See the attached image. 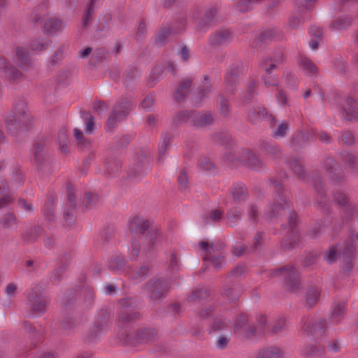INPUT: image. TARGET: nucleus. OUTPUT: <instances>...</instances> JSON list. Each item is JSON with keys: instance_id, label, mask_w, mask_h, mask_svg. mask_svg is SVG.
Here are the masks:
<instances>
[{"instance_id": "f257e3e1", "label": "nucleus", "mask_w": 358, "mask_h": 358, "mask_svg": "<svg viewBox=\"0 0 358 358\" xmlns=\"http://www.w3.org/2000/svg\"><path fill=\"white\" fill-rule=\"evenodd\" d=\"M291 206L283 196H279L278 200L275 201L270 206L268 212L269 217H278V216L289 215L288 222L291 229L289 238H285L282 241V247L285 250L293 248L299 241L297 231L293 229L296 224V215L291 211Z\"/></svg>"}, {"instance_id": "f704fd0d", "label": "nucleus", "mask_w": 358, "mask_h": 358, "mask_svg": "<svg viewBox=\"0 0 358 358\" xmlns=\"http://www.w3.org/2000/svg\"><path fill=\"white\" fill-rule=\"evenodd\" d=\"M195 117V114L187 111H182L176 117L175 122L176 124H180L187 120H190L192 122V120Z\"/></svg>"}, {"instance_id": "7c9ffc66", "label": "nucleus", "mask_w": 358, "mask_h": 358, "mask_svg": "<svg viewBox=\"0 0 358 358\" xmlns=\"http://www.w3.org/2000/svg\"><path fill=\"white\" fill-rule=\"evenodd\" d=\"M278 65V62L271 58H266L262 62V66L267 75H270L272 71L277 68Z\"/></svg>"}, {"instance_id": "72a5a7b5", "label": "nucleus", "mask_w": 358, "mask_h": 358, "mask_svg": "<svg viewBox=\"0 0 358 358\" xmlns=\"http://www.w3.org/2000/svg\"><path fill=\"white\" fill-rule=\"evenodd\" d=\"M289 166L299 178H302L304 176L303 167L297 159H292L289 162Z\"/></svg>"}, {"instance_id": "aec40b11", "label": "nucleus", "mask_w": 358, "mask_h": 358, "mask_svg": "<svg viewBox=\"0 0 358 358\" xmlns=\"http://www.w3.org/2000/svg\"><path fill=\"white\" fill-rule=\"evenodd\" d=\"M320 296V292L318 289L310 287L306 291V304L307 306L311 308L314 306L317 302Z\"/></svg>"}, {"instance_id": "6e6d98bb", "label": "nucleus", "mask_w": 358, "mask_h": 358, "mask_svg": "<svg viewBox=\"0 0 358 358\" xmlns=\"http://www.w3.org/2000/svg\"><path fill=\"white\" fill-rule=\"evenodd\" d=\"M148 273V268L147 266H142L138 271L132 275L134 279H141L144 278Z\"/></svg>"}, {"instance_id": "f8f14e48", "label": "nucleus", "mask_w": 358, "mask_h": 358, "mask_svg": "<svg viewBox=\"0 0 358 358\" xmlns=\"http://www.w3.org/2000/svg\"><path fill=\"white\" fill-rule=\"evenodd\" d=\"M107 329V317L104 315L103 317L98 318L93 327L89 332V339L93 340L99 336L101 333L104 332Z\"/></svg>"}, {"instance_id": "412c9836", "label": "nucleus", "mask_w": 358, "mask_h": 358, "mask_svg": "<svg viewBox=\"0 0 358 358\" xmlns=\"http://www.w3.org/2000/svg\"><path fill=\"white\" fill-rule=\"evenodd\" d=\"M15 52L19 64L23 69L27 68L31 64L27 50L24 48L17 47Z\"/></svg>"}, {"instance_id": "4be33fe9", "label": "nucleus", "mask_w": 358, "mask_h": 358, "mask_svg": "<svg viewBox=\"0 0 358 358\" xmlns=\"http://www.w3.org/2000/svg\"><path fill=\"white\" fill-rule=\"evenodd\" d=\"M108 266L110 269L114 271H122L126 266V260L122 256H117L109 261Z\"/></svg>"}, {"instance_id": "6e6552de", "label": "nucleus", "mask_w": 358, "mask_h": 358, "mask_svg": "<svg viewBox=\"0 0 358 358\" xmlns=\"http://www.w3.org/2000/svg\"><path fill=\"white\" fill-rule=\"evenodd\" d=\"M341 112L345 120H356L358 118V104L353 99L347 97L341 104Z\"/></svg>"}, {"instance_id": "864d4df0", "label": "nucleus", "mask_w": 358, "mask_h": 358, "mask_svg": "<svg viewBox=\"0 0 358 358\" xmlns=\"http://www.w3.org/2000/svg\"><path fill=\"white\" fill-rule=\"evenodd\" d=\"M285 325V320L284 318L277 320L272 327V331L274 334L278 333L283 329Z\"/></svg>"}, {"instance_id": "ea45409f", "label": "nucleus", "mask_w": 358, "mask_h": 358, "mask_svg": "<svg viewBox=\"0 0 358 358\" xmlns=\"http://www.w3.org/2000/svg\"><path fill=\"white\" fill-rule=\"evenodd\" d=\"M288 130V124L286 122H282L278 124V128L273 131V136L275 138L284 137Z\"/></svg>"}, {"instance_id": "0e129e2a", "label": "nucleus", "mask_w": 358, "mask_h": 358, "mask_svg": "<svg viewBox=\"0 0 358 358\" xmlns=\"http://www.w3.org/2000/svg\"><path fill=\"white\" fill-rule=\"evenodd\" d=\"M18 204L23 210L27 212H32L34 210L32 204L27 203L23 199H19Z\"/></svg>"}, {"instance_id": "9b49d317", "label": "nucleus", "mask_w": 358, "mask_h": 358, "mask_svg": "<svg viewBox=\"0 0 358 358\" xmlns=\"http://www.w3.org/2000/svg\"><path fill=\"white\" fill-rule=\"evenodd\" d=\"M231 193L236 207L241 206L248 199L247 189L243 184L234 185L231 188Z\"/></svg>"}, {"instance_id": "e433bc0d", "label": "nucleus", "mask_w": 358, "mask_h": 358, "mask_svg": "<svg viewBox=\"0 0 358 358\" xmlns=\"http://www.w3.org/2000/svg\"><path fill=\"white\" fill-rule=\"evenodd\" d=\"M171 141V137L169 135L166 134L162 139V141L161 143L160 147H159V158L163 159L165 157V152L167 150L169 143Z\"/></svg>"}, {"instance_id": "4c0bfd02", "label": "nucleus", "mask_w": 358, "mask_h": 358, "mask_svg": "<svg viewBox=\"0 0 358 358\" xmlns=\"http://www.w3.org/2000/svg\"><path fill=\"white\" fill-rule=\"evenodd\" d=\"M48 43L44 39L38 38L33 41L31 47L33 50L42 51L47 48Z\"/></svg>"}, {"instance_id": "37998d69", "label": "nucleus", "mask_w": 358, "mask_h": 358, "mask_svg": "<svg viewBox=\"0 0 358 358\" xmlns=\"http://www.w3.org/2000/svg\"><path fill=\"white\" fill-rule=\"evenodd\" d=\"M335 201L340 206H345L348 203V197L347 195L341 192H338L334 194Z\"/></svg>"}, {"instance_id": "5701e85b", "label": "nucleus", "mask_w": 358, "mask_h": 358, "mask_svg": "<svg viewBox=\"0 0 358 358\" xmlns=\"http://www.w3.org/2000/svg\"><path fill=\"white\" fill-rule=\"evenodd\" d=\"M267 111L264 107L257 106L250 110L248 116L250 121H256L257 120H264L267 118Z\"/></svg>"}, {"instance_id": "a19ab883", "label": "nucleus", "mask_w": 358, "mask_h": 358, "mask_svg": "<svg viewBox=\"0 0 358 358\" xmlns=\"http://www.w3.org/2000/svg\"><path fill=\"white\" fill-rule=\"evenodd\" d=\"M178 186L180 190H185L187 187L188 178L185 171L182 170L178 176Z\"/></svg>"}, {"instance_id": "e2e57ef3", "label": "nucleus", "mask_w": 358, "mask_h": 358, "mask_svg": "<svg viewBox=\"0 0 358 358\" xmlns=\"http://www.w3.org/2000/svg\"><path fill=\"white\" fill-rule=\"evenodd\" d=\"M224 294L233 299L238 295V292L234 288L226 287L224 289Z\"/></svg>"}, {"instance_id": "49530a36", "label": "nucleus", "mask_w": 358, "mask_h": 358, "mask_svg": "<svg viewBox=\"0 0 358 358\" xmlns=\"http://www.w3.org/2000/svg\"><path fill=\"white\" fill-rule=\"evenodd\" d=\"M219 109L222 116H227L229 113V101L227 99H224L222 97H221L219 103Z\"/></svg>"}, {"instance_id": "58836bf2", "label": "nucleus", "mask_w": 358, "mask_h": 358, "mask_svg": "<svg viewBox=\"0 0 358 358\" xmlns=\"http://www.w3.org/2000/svg\"><path fill=\"white\" fill-rule=\"evenodd\" d=\"M106 169L108 175L113 176L119 171L120 164L118 162L113 160L107 162Z\"/></svg>"}, {"instance_id": "8fccbe9b", "label": "nucleus", "mask_w": 358, "mask_h": 358, "mask_svg": "<svg viewBox=\"0 0 358 358\" xmlns=\"http://www.w3.org/2000/svg\"><path fill=\"white\" fill-rule=\"evenodd\" d=\"M200 167L206 171H210L214 169L213 164L206 157H202L199 160Z\"/></svg>"}, {"instance_id": "603ef678", "label": "nucleus", "mask_w": 358, "mask_h": 358, "mask_svg": "<svg viewBox=\"0 0 358 358\" xmlns=\"http://www.w3.org/2000/svg\"><path fill=\"white\" fill-rule=\"evenodd\" d=\"M247 163L254 169H257L262 166V162L255 155H250L248 159Z\"/></svg>"}, {"instance_id": "4d7b16f0", "label": "nucleus", "mask_w": 358, "mask_h": 358, "mask_svg": "<svg viewBox=\"0 0 358 358\" xmlns=\"http://www.w3.org/2000/svg\"><path fill=\"white\" fill-rule=\"evenodd\" d=\"M17 287L15 283H10L6 288V293L10 297H14L17 293Z\"/></svg>"}, {"instance_id": "c756f323", "label": "nucleus", "mask_w": 358, "mask_h": 358, "mask_svg": "<svg viewBox=\"0 0 358 358\" xmlns=\"http://www.w3.org/2000/svg\"><path fill=\"white\" fill-rule=\"evenodd\" d=\"M261 0H241L236 5V9L241 13L250 10L254 3L260 2Z\"/></svg>"}, {"instance_id": "de8ad7c7", "label": "nucleus", "mask_w": 358, "mask_h": 358, "mask_svg": "<svg viewBox=\"0 0 358 358\" xmlns=\"http://www.w3.org/2000/svg\"><path fill=\"white\" fill-rule=\"evenodd\" d=\"M85 124H86V128L85 129V133L87 134H90L92 131L94 127V117L88 114V113H85Z\"/></svg>"}, {"instance_id": "b1692460", "label": "nucleus", "mask_w": 358, "mask_h": 358, "mask_svg": "<svg viewBox=\"0 0 358 358\" xmlns=\"http://www.w3.org/2000/svg\"><path fill=\"white\" fill-rule=\"evenodd\" d=\"M259 355L262 358H279L282 356V351L278 347L270 346L262 349Z\"/></svg>"}, {"instance_id": "7ed1b4c3", "label": "nucleus", "mask_w": 358, "mask_h": 358, "mask_svg": "<svg viewBox=\"0 0 358 358\" xmlns=\"http://www.w3.org/2000/svg\"><path fill=\"white\" fill-rule=\"evenodd\" d=\"M31 119L24 101H18L14 106L12 115H9L6 124L9 132L17 134L29 129Z\"/></svg>"}, {"instance_id": "473e14b6", "label": "nucleus", "mask_w": 358, "mask_h": 358, "mask_svg": "<svg viewBox=\"0 0 358 358\" xmlns=\"http://www.w3.org/2000/svg\"><path fill=\"white\" fill-rule=\"evenodd\" d=\"M223 215V212L219 210H214L210 213H208L205 216V222L206 224L210 222H219Z\"/></svg>"}, {"instance_id": "338daca9", "label": "nucleus", "mask_w": 358, "mask_h": 358, "mask_svg": "<svg viewBox=\"0 0 358 358\" xmlns=\"http://www.w3.org/2000/svg\"><path fill=\"white\" fill-rule=\"evenodd\" d=\"M310 34L312 36H315L316 38L320 39V37L322 35V30L321 28L316 27V26H312L310 28Z\"/></svg>"}, {"instance_id": "13d9d810", "label": "nucleus", "mask_w": 358, "mask_h": 358, "mask_svg": "<svg viewBox=\"0 0 358 358\" xmlns=\"http://www.w3.org/2000/svg\"><path fill=\"white\" fill-rule=\"evenodd\" d=\"M136 317V315L134 313L124 311L120 314L119 318L122 320L123 322H127L133 320Z\"/></svg>"}, {"instance_id": "dca6fc26", "label": "nucleus", "mask_w": 358, "mask_h": 358, "mask_svg": "<svg viewBox=\"0 0 358 358\" xmlns=\"http://www.w3.org/2000/svg\"><path fill=\"white\" fill-rule=\"evenodd\" d=\"M345 309V303L340 301L334 305L331 313V320L333 323H339L343 317Z\"/></svg>"}, {"instance_id": "c03bdc74", "label": "nucleus", "mask_w": 358, "mask_h": 358, "mask_svg": "<svg viewBox=\"0 0 358 358\" xmlns=\"http://www.w3.org/2000/svg\"><path fill=\"white\" fill-rule=\"evenodd\" d=\"M340 141L346 145H352L355 142V138L352 132L345 131L343 132Z\"/></svg>"}, {"instance_id": "3c124183", "label": "nucleus", "mask_w": 358, "mask_h": 358, "mask_svg": "<svg viewBox=\"0 0 358 358\" xmlns=\"http://www.w3.org/2000/svg\"><path fill=\"white\" fill-rule=\"evenodd\" d=\"M212 266L215 269H219L224 264V259L222 257H213L210 259Z\"/></svg>"}, {"instance_id": "774afa93", "label": "nucleus", "mask_w": 358, "mask_h": 358, "mask_svg": "<svg viewBox=\"0 0 358 358\" xmlns=\"http://www.w3.org/2000/svg\"><path fill=\"white\" fill-rule=\"evenodd\" d=\"M301 20L299 17L294 16L289 19V25L292 29H296L301 24Z\"/></svg>"}, {"instance_id": "5fc2aeb1", "label": "nucleus", "mask_w": 358, "mask_h": 358, "mask_svg": "<svg viewBox=\"0 0 358 358\" xmlns=\"http://www.w3.org/2000/svg\"><path fill=\"white\" fill-rule=\"evenodd\" d=\"M215 14H216V9L215 8H210L208 10L206 11L201 24L203 22H205V24L210 22L213 19Z\"/></svg>"}, {"instance_id": "09e8293b", "label": "nucleus", "mask_w": 358, "mask_h": 358, "mask_svg": "<svg viewBox=\"0 0 358 358\" xmlns=\"http://www.w3.org/2000/svg\"><path fill=\"white\" fill-rule=\"evenodd\" d=\"M227 327V322L222 319L217 318L214 320L213 324V330L214 331H220Z\"/></svg>"}, {"instance_id": "423d86ee", "label": "nucleus", "mask_w": 358, "mask_h": 358, "mask_svg": "<svg viewBox=\"0 0 358 358\" xmlns=\"http://www.w3.org/2000/svg\"><path fill=\"white\" fill-rule=\"evenodd\" d=\"M130 110L131 105L128 101L117 104L107 120L106 131H111L114 129L117 122L125 117Z\"/></svg>"}, {"instance_id": "393cba45", "label": "nucleus", "mask_w": 358, "mask_h": 358, "mask_svg": "<svg viewBox=\"0 0 358 358\" xmlns=\"http://www.w3.org/2000/svg\"><path fill=\"white\" fill-rule=\"evenodd\" d=\"M205 85L203 88L199 90L197 96L194 98V102L196 105H199L204 97L207 96L210 90V86L209 84L208 78L204 77Z\"/></svg>"}, {"instance_id": "1a4fd4ad", "label": "nucleus", "mask_w": 358, "mask_h": 358, "mask_svg": "<svg viewBox=\"0 0 358 358\" xmlns=\"http://www.w3.org/2000/svg\"><path fill=\"white\" fill-rule=\"evenodd\" d=\"M233 38L232 33L229 29H220L210 36L209 43L213 46L226 45L231 43Z\"/></svg>"}, {"instance_id": "69168bd1", "label": "nucleus", "mask_w": 358, "mask_h": 358, "mask_svg": "<svg viewBox=\"0 0 358 358\" xmlns=\"http://www.w3.org/2000/svg\"><path fill=\"white\" fill-rule=\"evenodd\" d=\"M98 196L95 194L92 193H87L85 196V199L86 201V205L91 206L94 202L97 201Z\"/></svg>"}, {"instance_id": "2eb2a0df", "label": "nucleus", "mask_w": 358, "mask_h": 358, "mask_svg": "<svg viewBox=\"0 0 358 358\" xmlns=\"http://www.w3.org/2000/svg\"><path fill=\"white\" fill-rule=\"evenodd\" d=\"M65 24L56 17H50L47 20L43 27V31L48 34H53L57 31H62Z\"/></svg>"}, {"instance_id": "4468645a", "label": "nucleus", "mask_w": 358, "mask_h": 358, "mask_svg": "<svg viewBox=\"0 0 358 358\" xmlns=\"http://www.w3.org/2000/svg\"><path fill=\"white\" fill-rule=\"evenodd\" d=\"M234 330L236 332L243 331L248 337L253 336L255 331L252 327L248 326V317L245 315H241L236 318Z\"/></svg>"}, {"instance_id": "6ab92c4d", "label": "nucleus", "mask_w": 358, "mask_h": 358, "mask_svg": "<svg viewBox=\"0 0 358 358\" xmlns=\"http://www.w3.org/2000/svg\"><path fill=\"white\" fill-rule=\"evenodd\" d=\"M213 120V116L210 113L197 114L192 120V124L195 127H203L210 124Z\"/></svg>"}, {"instance_id": "c9c22d12", "label": "nucleus", "mask_w": 358, "mask_h": 358, "mask_svg": "<svg viewBox=\"0 0 358 358\" xmlns=\"http://www.w3.org/2000/svg\"><path fill=\"white\" fill-rule=\"evenodd\" d=\"M42 233V229L39 227H36L34 228H31L29 232H27L26 234L23 235V238L26 241H33L35 240L36 236L37 235H39Z\"/></svg>"}, {"instance_id": "f3484780", "label": "nucleus", "mask_w": 358, "mask_h": 358, "mask_svg": "<svg viewBox=\"0 0 358 358\" xmlns=\"http://www.w3.org/2000/svg\"><path fill=\"white\" fill-rule=\"evenodd\" d=\"M192 85L190 79H184L180 83L178 87L176 89L174 96L176 101H181L187 94L189 87Z\"/></svg>"}, {"instance_id": "bf43d9fd", "label": "nucleus", "mask_w": 358, "mask_h": 358, "mask_svg": "<svg viewBox=\"0 0 358 358\" xmlns=\"http://www.w3.org/2000/svg\"><path fill=\"white\" fill-rule=\"evenodd\" d=\"M153 103H154L153 96L152 95H148L143 100V101L141 103V106L143 108L148 110L153 106Z\"/></svg>"}, {"instance_id": "cd10ccee", "label": "nucleus", "mask_w": 358, "mask_h": 358, "mask_svg": "<svg viewBox=\"0 0 358 358\" xmlns=\"http://www.w3.org/2000/svg\"><path fill=\"white\" fill-rule=\"evenodd\" d=\"M73 135H74V137L76 139L77 141V143H78V145H79V147L82 149H88L90 148V142L86 139L82 131L76 128L73 129Z\"/></svg>"}, {"instance_id": "bb28decb", "label": "nucleus", "mask_w": 358, "mask_h": 358, "mask_svg": "<svg viewBox=\"0 0 358 358\" xmlns=\"http://www.w3.org/2000/svg\"><path fill=\"white\" fill-rule=\"evenodd\" d=\"M1 225L6 229H15L17 226L15 216L12 213L4 215L1 220Z\"/></svg>"}, {"instance_id": "0eeeda50", "label": "nucleus", "mask_w": 358, "mask_h": 358, "mask_svg": "<svg viewBox=\"0 0 358 358\" xmlns=\"http://www.w3.org/2000/svg\"><path fill=\"white\" fill-rule=\"evenodd\" d=\"M301 324L305 331L316 337L322 336L326 329V321L322 319L312 322L308 317H303Z\"/></svg>"}, {"instance_id": "20e7f679", "label": "nucleus", "mask_w": 358, "mask_h": 358, "mask_svg": "<svg viewBox=\"0 0 358 358\" xmlns=\"http://www.w3.org/2000/svg\"><path fill=\"white\" fill-rule=\"evenodd\" d=\"M26 293L31 313L36 315L45 313L50 300L43 295L42 288L36 285L27 289Z\"/></svg>"}, {"instance_id": "a211bd4d", "label": "nucleus", "mask_w": 358, "mask_h": 358, "mask_svg": "<svg viewBox=\"0 0 358 358\" xmlns=\"http://www.w3.org/2000/svg\"><path fill=\"white\" fill-rule=\"evenodd\" d=\"M11 201L12 196L7 183L3 180H0V208Z\"/></svg>"}, {"instance_id": "680f3d73", "label": "nucleus", "mask_w": 358, "mask_h": 358, "mask_svg": "<svg viewBox=\"0 0 358 358\" xmlns=\"http://www.w3.org/2000/svg\"><path fill=\"white\" fill-rule=\"evenodd\" d=\"M248 216L249 218L253 221H255L258 216V210L257 208L255 205H250V208L248 210Z\"/></svg>"}, {"instance_id": "f03ea898", "label": "nucleus", "mask_w": 358, "mask_h": 358, "mask_svg": "<svg viewBox=\"0 0 358 358\" xmlns=\"http://www.w3.org/2000/svg\"><path fill=\"white\" fill-rule=\"evenodd\" d=\"M339 255L344 263V271L349 273L353 268V262L357 257L356 245L353 238L348 239L343 247L339 243L330 247L324 255V259L329 264H333Z\"/></svg>"}, {"instance_id": "39448f33", "label": "nucleus", "mask_w": 358, "mask_h": 358, "mask_svg": "<svg viewBox=\"0 0 358 358\" xmlns=\"http://www.w3.org/2000/svg\"><path fill=\"white\" fill-rule=\"evenodd\" d=\"M275 275L283 278L287 289L291 292L299 289L300 278L298 271L292 266H285L274 271Z\"/></svg>"}, {"instance_id": "a878e982", "label": "nucleus", "mask_w": 358, "mask_h": 358, "mask_svg": "<svg viewBox=\"0 0 358 358\" xmlns=\"http://www.w3.org/2000/svg\"><path fill=\"white\" fill-rule=\"evenodd\" d=\"M303 352L311 358H321L324 354V349L320 346H307L304 348Z\"/></svg>"}, {"instance_id": "052dcab7", "label": "nucleus", "mask_w": 358, "mask_h": 358, "mask_svg": "<svg viewBox=\"0 0 358 358\" xmlns=\"http://www.w3.org/2000/svg\"><path fill=\"white\" fill-rule=\"evenodd\" d=\"M94 110L99 115L102 114L107 109L106 104L101 101H96L94 104Z\"/></svg>"}, {"instance_id": "79ce46f5", "label": "nucleus", "mask_w": 358, "mask_h": 358, "mask_svg": "<svg viewBox=\"0 0 358 358\" xmlns=\"http://www.w3.org/2000/svg\"><path fill=\"white\" fill-rule=\"evenodd\" d=\"M97 0H91L90 6L87 9V11L86 13H85L83 19V24L84 27H87L88 25V22L91 20V15L92 13L94 12V6L96 3V1Z\"/></svg>"}, {"instance_id": "ddd939ff", "label": "nucleus", "mask_w": 358, "mask_h": 358, "mask_svg": "<svg viewBox=\"0 0 358 358\" xmlns=\"http://www.w3.org/2000/svg\"><path fill=\"white\" fill-rule=\"evenodd\" d=\"M0 70L3 72L5 77L10 80H17L22 76L16 68L8 66L4 58H0Z\"/></svg>"}, {"instance_id": "c85d7f7f", "label": "nucleus", "mask_w": 358, "mask_h": 358, "mask_svg": "<svg viewBox=\"0 0 358 358\" xmlns=\"http://www.w3.org/2000/svg\"><path fill=\"white\" fill-rule=\"evenodd\" d=\"M300 65L307 74H314L317 73V66L308 58L301 57Z\"/></svg>"}, {"instance_id": "2f4dec72", "label": "nucleus", "mask_w": 358, "mask_h": 358, "mask_svg": "<svg viewBox=\"0 0 358 358\" xmlns=\"http://www.w3.org/2000/svg\"><path fill=\"white\" fill-rule=\"evenodd\" d=\"M351 23L352 19L350 17H342L332 24V28L336 30L343 29L350 26Z\"/></svg>"}, {"instance_id": "9d476101", "label": "nucleus", "mask_w": 358, "mask_h": 358, "mask_svg": "<svg viewBox=\"0 0 358 358\" xmlns=\"http://www.w3.org/2000/svg\"><path fill=\"white\" fill-rule=\"evenodd\" d=\"M147 289L150 293V297L153 300H158L164 296L166 292V286L165 284L159 280H152L147 285Z\"/></svg>"}, {"instance_id": "a18cd8bd", "label": "nucleus", "mask_w": 358, "mask_h": 358, "mask_svg": "<svg viewBox=\"0 0 358 358\" xmlns=\"http://www.w3.org/2000/svg\"><path fill=\"white\" fill-rule=\"evenodd\" d=\"M264 148L267 153L274 158H278L281 155L280 149L274 145L266 144Z\"/></svg>"}]
</instances>
